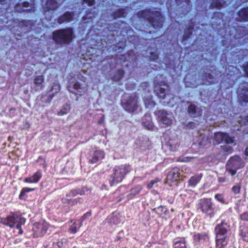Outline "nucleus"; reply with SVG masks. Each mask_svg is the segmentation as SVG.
I'll use <instances>...</instances> for the list:
<instances>
[{"label":"nucleus","mask_w":248,"mask_h":248,"mask_svg":"<svg viewBox=\"0 0 248 248\" xmlns=\"http://www.w3.org/2000/svg\"><path fill=\"white\" fill-rule=\"evenodd\" d=\"M123 107L126 111L132 112L138 107V98L137 96H129L125 101L123 103Z\"/></svg>","instance_id":"11"},{"label":"nucleus","mask_w":248,"mask_h":248,"mask_svg":"<svg viewBox=\"0 0 248 248\" xmlns=\"http://www.w3.org/2000/svg\"><path fill=\"white\" fill-rule=\"evenodd\" d=\"M70 109V106L68 104L64 105L62 108L58 112L59 115H63L68 113Z\"/></svg>","instance_id":"27"},{"label":"nucleus","mask_w":248,"mask_h":248,"mask_svg":"<svg viewBox=\"0 0 248 248\" xmlns=\"http://www.w3.org/2000/svg\"><path fill=\"white\" fill-rule=\"evenodd\" d=\"M124 75V72L123 70L121 69H119L117 71L115 75H114L113 77V79L115 81H119L121 80L122 78L123 77Z\"/></svg>","instance_id":"28"},{"label":"nucleus","mask_w":248,"mask_h":248,"mask_svg":"<svg viewBox=\"0 0 248 248\" xmlns=\"http://www.w3.org/2000/svg\"><path fill=\"white\" fill-rule=\"evenodd\" d=\"M224 140L227 144H232L234 142V138L230 137L227 133H225Z\"/></svg>","instance_id":"33"},{"label":"nucleus","mask_w":248,"mask_h":248,"mask_svg":"<svg viewBox=\"0 0 248 248\" xmlns=\"http://www.w3.org/2000/svg\"><path fill=\"white\" fill-rule=\"evenodd\" d=\"M237 93L239 101L241 104L248 102V83H244L240 84L238 89Z\"/></svg>","instance_id":"10"},{"label":"nucleus","mask_w":248,"mask_h":248,"mask_svg":"<svg viewBox=\"0 0 248 248\" xmlns=\"http://www.w3.org/2000/svg\"><path fill=\"white\" fill-rule=\"evenodd\" d=\"M198 209L210 216L214 214V208L211 199L203 198L201 199L198 204Z\"/></svg>","instance_id":"7"},{"label":"nucleus","mask_w":248,"mask_h":248,"mask_svg":"<svg viewBox=\"0 0 248 248\" xmlns=\"http://www.w3.org/2000/svg\"><path fill=\"white\" fill-rule=\"evenodd\" d=\"M193 25L190 26L188 28H186L185 31L183 35L184 40H186L190 37L192 34V31L193 30Z\"/></svg>","instance_id":"24"},{"label":"nucleus","mask_w":248,"mask_h":248,"mask_svg":"<svg viewBox=\"0 0 248 248\" xmlns=\"http://www.w3.org/2000/svg\"><path fill=\"white\" fill-rule=\"evenodd\" d=\"M142 124L148 130H152L153 128V124L151 123H149L148 124H146V123L143 122Z\"/></svg>","instance_id":"47"},{"label":"nucleus","mask_w":248,"mask_h":248,"mask_svg":"<svg viewBox=\"0 0 248 248\" xmlns=\"http://www.w3.org/2000/svg\"><path fill=\"white\" fill-rule=\"evenodd\" d=\"M149 57H150V60H153V61H155L158 58V56L157 53H156L155 52H150V55Z\"/></svg>","instance_id":"44"},{"label":"nucleus","mask_w":248,"mask_h":248,"mask_svg":"<svg viewBox=\"0 0 248 248\" xmlns=\"http://www.w3.org/2000/svg\"><path fill=\"white\" fill-rule=\"evenodd\" d=\"M104 157V153L102 151L95 150L93 153L91 152L89 161L91 163H95L103 159Z\"/></svg>","instance_id":"14"},{"label":"nucleus","mask_w":248,"mask_h":248,"mask_svg":"<svg viewBox=\"0 0 248 248\" xmlns=\"http://www.w3.org/2000/svg\"><path fill=\"white\" fill-rule=\"evenodd\" d=\"M52 34L54 41L57 44L61 45L69 44L73 37V31L71 28L57 30Z\"/></svg>","instance_id":"3"},{"label":"nucleus","mask_w":248,"mask_h":248,"mask_svg":"<svg viewBox=\"0 0 248 248\" xmlns=\"http://www.w3.org/2000/svg\"><path fill=\"white\" fill-rule=\"evenodd\" d=\"M42 176L41 173L37 171L33 176L25 179V182L27 183H37Z\"/></svg>","instance_id":"18"},{"label":"nucleus","mask_w":248,"mask_h":248,"mask_svg":"<svg viewBox=\"0 0 248 248\" xmlns=\"http://www.w3.org/2000/svg\"><path fill=\"white\" fill-rule=\"evenodd\" d=\"M34 188H30L27 187L23 188L22 189V191L19 195V198L21 199L26 193L28 192L29 191H33L34 190Z\"/></svg>","instance_id":"39"},{"label":"nucleus","mask_w":248,"mask_h":248,"mask_svg":"<svg viewBox=\"0 0 248 248\" xmlns=\"http://www.w3.org/2000/svg\"><path fill=\"white\" fill-rule=\"evenodd\" d=\"M25 221L26 219L22 217L20 214L12 213L7 218H1L0 222L11 228L16 227L19 230V233H21L22 232L21 230V227L25 224Z\"/></svg>","instance_id":"4"},{"label":"nucleus","mask_w":248,"mask_h":248,"mask_svg":"<svg viewBox=\"0 0 248 248\" xmlns=\"http://www.w3.org/2000/svg\"><path fill=\"white\" fill-rule=\"evenodd\" d=\"M242 220L248 221V213L245 212L241 215Z\"/></svg>","instance_id":"48"},{"label":"nucleus","mask_w":248,"mask_h":248,"mask_svg":"<svg viewBox=\"0 0 248 248\" xmlns=\"http://www.w3.org/2000/svg\"><path fill=\"white\" fill-rule=\"evenodd\" d=\"M5 0H0V3L3 4L5 3Z\"/></svg>","instance_id":"62"},{"label":"nucleus","mask_w":248,"mask_h":248,"mask_svg":"<svg viewBox=\"0 0 248 248\" xmlns=\"http://www.w3.org/2000/svg\"><path fill=\"white\" fill-rule=\"evenodd\" d=\"M201 179V176L195 175L190 178L188 181L189 185L191 186H195L199 182Z\"/></svg>","instance_id":"22"},{"label":"nucleus","mask_w":248,"mask_h":248,"mask_svg":"<svg viewBox=\"0 0 248 248\" xmlns=\"http://www.w3.org/2000/svg\"><path fill=\"white\" fill-rule=\"evenodd\" d=\"M244 71L247 76L248 77V64L246 66H244Z\"/></svg>","instance_id":"53"},{"label":"nucleus","mask_w":248,"mask_h":248,"mask_svg":"<svg viewBox=\"0 0 248 248\" xmlns=\"http://www.w3.org/2000/svg\"><path fill=\"white\" fill-rule=\"evenodd\" d=\"M247 120L248 121V116L247 117Z\"/></svg>","instance_id":"64"},{"label":"nucleus","mask_w":248,"mask_h":248,"mask_svg":"<svg viewBox=\"0 0 248 248\" xmlns=\"http://www.w3.org/2000/svg\"><path fill=\"white\" fill-rule=\"evenodd\" d=\"M222 149L223 151L227 154H231L232 151V148L229 145L224 146Z\"/></svg>","instance_id":"40"},{"label":"nucleus","mask_w":248,"mask_h":248,"mask_svg":"<svg viewBox=\"0 0 248 248\" xmlns=\"http://www.w3.org/2000/svg\"><path fill=\"white\" fill-rule=\"evenodd\" d=\"M229 225L224 222L218 223L215 228L216 232V247L223 248L227 245L229 239Z\"/></svg>","instance_id":"1"},{"label":"nucleus","mask_w":248,"mask_h":248,"mask_svg":"<svg viewBox=\"0 0 248 248\" xmlns=\"http://www.w3.org/2000/svg\"><path fill=\"white\" fill-rule=\"evenodd\" d=\"M57 246L58 247V248H61L63 246V242L59 241L57 243Z\"/></svg>","instance_id":"56"},{"label":"nucleus","mask_w":248,"mask_h":248,"mask_svg":"<svg viewBox=\"0 0 248 248\" xmlns=\"http://www.w3.org/2000/svg\"><path fill=\"white\" fill-rule=\"evenodd\" d=\"M181 0H176V2L179 4H180V1ZM182 1L184 2H185L186 5L188 6L189 5V3L190 2L189 0H182Z\"/></svg>","instance_id":"51"},{"label":"nucleus","mask_w":248,"mask_h":248,"mask_svg":"<svg viewBox=\"0 0 248 248\" xmlns=\"http://www.w3.org/2000/svg\"><path fill=\"white\" fill-rule=\"evenodd\" d=\"M69 230L73 233H76L77 232V228L76 224V222H74L72 226L70 227Z\"/></svg>","instance_id":"46"},{"label":"nucleus","mask_w":248,"mask_h":248,"mask_svg":"<svg viewBox=\"0 0 248 248\" xmlns=\"http://www.w3.org/2000/svg\"><path fill=\"white\" fill-rule=\"evenodd\" d=\"M218 180L219 182L222 183L225 181V178L224 177H219Z\"/></svg>","instance_id":"58"},{"label":"nucleus","mask_w":248,"mask_h":248,"mask_svg":"<svg viewBox=\"0 0 248 248\" xmlns=\"http://www.w3.org/2000/svg\"><path fill=\"white\" fill-rule=\"evenodd\" d=\"M241 185L240 184H237L236 185L234 186L232 188V191L235 194H237L239 193L240 189H241Z\"/></svg>","instance_id":"38"},{"label":"nucleus","mask_w":248,"mask_h":248,"mask_svg":"<svg viewBox=\"0 0 248 248\" xmlns=\"http://www.w3.org/2000/svg\"><path fill=\"white\" fill-rule=\"evenodd\" d=\"M93 16H89L88 14H87L85 16H84L83 17V20H85L87 18H91L92 17H93Z\"/></svg>","instance_id":"57"},{"label":"nucleus","mask_w":248,"mask_h":248,"mask_svg":"<svg viewBox=\"0 0 248 248\" xmlns=\"http://www.w3.org/2000/svg\"><path fill=\"white\" fill-rule=\"evenodd\" d=\"M139 16L148 20L155 29L162 28L164 21L163 16L157 11L151 12L148 10H144L140 13Z\"/></svg>","instance_id":"2"},{"label":"nucleus","mask_w":248,"mask_h":248,"mask_svg":"<svg viewBox=\"0 0 248 248\" xmlns=\"http://www.w3.org/2000/svg\"><path fill=\"white\" fill-rule=\"evenodd\" d=\"M85 191L83 190L78 189H73L71 190L68 193L66 194V197L68 198L67 199H65V201H67V203L70 204L71 202L72 198L76 196L78 194L84 195Z\"/></svg>","instance_id":"16"},{"label":"nucleus","mask_w":248,"mask_h":248,"mask_svg":"<svg viewBox=\"0 0 248 248\" xmlns=\"http://www.w3.org/2000/svg\"><path fill=\"white\" fill-rule=\"evenodd\" d=\"M154 211H155L157 214L161 215L162 214V213H166L167 212V210H166L165 208L163 206H159L157 208H155L154 209Z\"/></svg>","instance_id":"37"},{"label":"nucleus","mask_w":248,"mask_h":248,"mask_svg":"<svg viewBox=\"0 0 248 248\" xmlns=\"http://www.w3.org/2000/svg\"><path fill=\"white\" fill-rule=\"evenodd\" d=\"M225 133L217 132L215 133L214 139L217 143L224 140Z\"/></svg>","instance_id":"23"},{"label":"nucleus","mask_w":248,"mask_h":248,"mask_svg":"<svg viewBox=\"0 0 248 248\" xmlns=\"http://www.w3.org/2000/svg\"><path fill=\"white\" fill-rule=\"evenodd\" d=\"M145 104L147 107H150L152 106V102L151 101H148V102L147 103L146 101H145Z\"/></svg>","instance_id":"54"},{"label":"nucleus","mask_w":248,"mask_h":248,"mask_svg":"<svg viewBox=\"0 0 248 248\" xmlns=\"http://www.w3.org/2000/svg\"><path fill=\"white\" fill-rule=\"evenodd\" d=\"M202 140L201 141H199V144L201 146H206L208 143V140L207 138L206 137H202V136L200 138L199 140Z\"/></svg>","instance_id":"36"},{"label":"nucleus","mask_w":248,"mask_h":248,"mask_svg":"<svg viewBox=\"0 0 248 248\" xmlns=\"http://www.w3.org/2000/svg\"><path fill=\"white\" fill-rule=\"evenodd\" d=\"M204 78L208 81L209 83H214L216 81V79L214 78L212 76L210 73H205Z\"/></svg>","instance_id":"32"},{"label":"nucleus","mask_w":248,"mask_h":248,"mask_svg":"<svg viewBox=\"0 0 248 248\" xmlns=\"http://www.w3.org/2000/svg\"><path fill=\"white\" fill-rule=\"evenodd\" d=\"M48 225V224L44 220L35 223L32 228L34 236L39 237L44 235L46 233Z\"/></svg>","instance_id":"9"},{"label":"nucleus","mask_w":248,"mask_h":248,"mask_svg":"<svg viewBox=\"0 0 248 248\" xmlns=\"http://www.w3.org/2000/svg\"><path fill=\"white\" fill-rule=\"evenodd\" d=\"M157 116L158 122L162 124L164 127L168 126L171 124L172 121V115L164 109L159 110L155 113Z\"/></svg>","instance_id":"8"},{"label":"nucleus","mask_w":248,"mask_h":248,"mask_svg":"<svg viewBox=\"0 0 248 248\" xmlns=\"http://www.w3.org/2000/svg\"><path fill=\"white\" fill-rule=\"evenodd\" d=\"M44 78L43 76H38L35 77L34 79V83L36 85H40L44 82Z\"/></svg>","instance_id":"31"},{"label":"nucleus","mask_w":248,"mask_h":248,"mask_svg":"<svg viewBox=\"0 0 248 248\" xmlns=\"http://www.w3.org/2000/svg\"><path fill=\"white\" fill-rule=\"evenodd\" d=\"M30 5V3L27 2V1H24L22 2V7H24V8H27V7H28Z\"/></svg>","instance_id":"52"},{"label":"nucleus","mask_w":248,"mask_h":248,"mask_svg":"<svg viewBox=\"0 0 248 248\" xmlns=\"http://www.w3.org/2000/svg\"><path fill=\"white\" fill-rule=\"evenodd\" d=\"M142 189V187L141 186H136V187H135L134 188H133L131 190L130 194L134 196V195L137 194L138 193H139L140 192V191Z\"/></svg>","instance_id":"34"},{"label":"nucleus","mask_w":248,"mask_h":248,"mask_svg":"<svg viewBox=\"0 0 248 248\" xmlns=\"http://www.w3.org/2000/svg\"><path fill=\"white\" fill-rule=\"evenodd\" d=\"M243 166V162L241 158L238 155H234L231 157L228 161L226 169L232 175H234L235 174L237 170L242 168Z\"/></svg>","instance_id":"6"},{"label":"nucleus","mask_w":248,"mask_h":248,"mask_svg":"<svg viewBox=\"0 0 248 248\" xmlns=\"http://www.w3.org/2000/svg\"><path fill=\"white\" fill-rule=\"evenodd\" d=\"M173 248H186L184 239L181 238L180 240L176 241L174 243Z\"/></svg>","instance_id":"26"},{"label":"nucleus","mask_w":248,"mask_h":248,"mask_svg":"<svg viewBox=\"0 0 248 248\" xmlns=\"http://www.w3.org/2000/svg\"><path fill=\"white\" fill-rule=\"evenodd\" d=\"M180 175V170L178 168H175L172 169L167 175V183L177 181L179 179Z\"/></svg>","instance_id":"13"},{"label":"nucleus","mask_w":248,"mask_h":248,"mask_svg":"<svg viewBox=\"0 0 248 248\" xmlns=\"http://www.w3.org/2000/svg\"><path fill=\"white\" fill-rule=\"evenodd\" d=\"M188 112L189 115L193 118H196L202 115V109L194 104H191L189 106Z\"/></svg>","instance_id":"15"},{"label":"nucleus","mask_w":248,"mask_h":248,"mask_svg":"<svg viewBox=\"0 0 248 248\" xmlns=\"http://www.w3.org/2000/svg\"><path fill=\"white\" fill-rule=\"evenodd\" d=\"M245 152L246 155H248V146L246 148Z\"/></svg>","instance_id":"60"},{"label":"nucleus","mask_w":248,"mask_h":248,"mask_svg":"<svg viewBox=\"0 0 248 248\" xmlns=\"http://www.w3.org/2000/svg\"><path fill=\"white\" fill-rule=\"evenodd\" d=\"M241 235L244 241H248V228L244 227L241 230Z\"/></svg>","instance_id":"30"},{"label":"nucleus","mask_w":248,"mask_h":248,"mask_svg":"<svg viewBox=\"0 0 248 248\" xmlns=\"http://www.w3.org/2000/svg\"><path fill=\"white\" fill-rule=\"evenodd\" d=\"M117 47H119L120 49H122L123 46V45H122L121 44L118 43L117 46H115L114 50H118Z\"/></svg>","instance_id":"55"},{"label":"nucleus","mask_w":248,"mask_h":248,"mask_svg":"<svg viewBox=\"0 0 248 248\" xmlns=\"http://www.w3.org/2000/svg\"><path fill=\"white\" fill-rule=\"evenodd\" d=\"M73 16L72 13L66 12L58 19L57 21L59 24H62L64 22L71 21L72 19Z\"/></svg>","instance_id":"17"},{"label":"nucleus","mask_w":248,"mask_h":248,"mask_svg":"<svg viewBox=\"0 0 248 248\" xmlns=\"http://www.w3.org/2000/svg\"><path fill=\"white\" fill-rule=\"evenodd\" d=\"M206 238V235H201L200 234H195L194 235V240L196 242H200L202 240H205Z\"/></svg>","instance_id":"35"},{"label":"nucleus","mask_w":248,"mask_h":248,"mask_svg":"<svg viewBox=\"0 0 248 248\" xmlns=\"http://www.w3.org/2000/svg\"><path fill=\"white\" fill-rule=\"evenodd\" d=\"M83 2L87 3L89 6L93 5L94 3V0H83Z\"/></svg>","instance_id":"49"},{"label":"nucleus","mask_w":248,"mask_h":248,"mask_svg":"<svg viewBox=\"0 0 248 248\" xmlns=\"http://www.w3.org/2000/svg\"><path fill=\"white\" fill-rule=\"evenodd\" d=\"M239 16L243 21L248 20V7L241 10L238 13Z\"/></svg>","instance_id":"21"},{"label":"nucleus","mask_w":248,"mask_h":248,"mask_svg":"<svg viewBox=\"0 0 248 248\" xmlns=\"http://www.w3.org/2000/svg\"><path fill=\"white\" fill-rule=\"evenodd\" d=\"M125 15L126 13L124 11V10L123 9H120L114 13L112 15V16L115 19L118 17H125Z\"/></svg>","instance_id":"29"},{"label":"nucleus","mask_w":248,"mask_h":248,"mask_svg":"<svg viewBox=\"0 0 248 248\" xmlns=\"http://www.w3.org/2000/svg\"><path fill=\"white\" fill-rule=\"evenodd\" d=\"M238 123L239 124H240L241 125H242L243 124H245L244 122H241L240 121H238Z\"/></svg>","instance_id":"63"},{"label":"nucleus","mask_w":248,"mask_h":248,"mask_svg":"<svg viewBox=\"0 0 248 248\" xmlns=\"http://www.w3.org/2000/svg\"><path fill=\"white\" fill-rule=\"evenodd\" d=\"M129 170V167L126 165L115 166L113 169V173L111 176L112 180L110 181L111 186L121 182L124 176Z\"/></svg>","instance_id":"5"},{"label":"nucleus","mask_w":248,"mask_h":248,"mask_svg":"<svg viewBox=\"0 0 248 248\" xmlns=\"http://www.w3.org/2000/svg\"><path fill=\"white\" fill-rule=\"evenodd\" d=\"M67 89L71 93H74L75 90L78 91L80 93L79 90H81V85L78 82H71L67 86Z\"/></svg>","instance_id":"19"},{"label":"nucleus","mask_w":248,"mask_h":248,"mask_svg":"<svg viewBox=\"0 0 248 248\" xmlns=\"http://www.w3.org/2000/svg\"><path fill=\"white\" fill-rule=\"evenodd\" d=\"M91 215V213L90 212H87L86 214H85L83 216H82L81 218L80 219V222L79 224V227H80L82 226V222L86 219V218Z\"/></svg>","instance_id":"43"},{"label":"nucleus","mask_w":248,"mask_h":248,"mask_svg":"<svg viewBox=\"0 0 248 248\" xmlns=\"http://www.w3.org/2000/svg\"><path fill=\"white\" fill-rule=\"evenodd\" d=\"M57 2L55 0H47L46 3V8L47 10H55L58 7Z\"/></svg>","instance_id":"20"},{"label":"nucleus","mask_w":248,"mask_h":248,"mask_svg":"<svg viewBox=\"0 0 248 248\" xmlns=\"http://www.w3.org/2000/svg\"><path fill=\"white\" fill-rule=\"evenodd\" d=\"M23 7L22 6V7L21 6L20 3H17L16 4L15 9L16 11L18 13H21V12H22L25 11V10L23 9Z\"/></svg>","instance_id":"42"},{"label":"nucleus","mask_w":248,"mask_h":248,"mask_svg":"<svg viewBox=\"0 0 248 248\" xmlns=\"http://www.w3.org/2000/svg\"><path fill=\"white\" fill-rule=\"evenodd\" d=\"M60 88V87L59 85L57 83H55L53 84L50 91H53V90H55V93H57L59 91Z\"/></svg>","instance_id":"45"},{"label":"nucleus","mask_w":248,"mask_h":248,"mask_svg":"<svg viewBox=\"0 0 248 248\" xmlns=\"http://www.w3.org/2000/svg\"><path fill=\"white\" fill-rule=\"evenodd\" d=\"M224 3L220 2L219 0H213L210 5L211 9L217 8L220 9L223 5Z\"/></svg>","instance_id":"25"},{"label":"nucleus","mask_w":248,"mask_h":248,"mask_svg":"<svg viewBox=\"0 0 248 248\" xmlns=\"http://www.w3.org/2000/svg\"><path fill=\"white\" fill-rule=\"evenodd\" d=\"M154 90L159 98L164 99L166 96L167 93L168 92L169 87L167 84L164 83L156 85L155 87Z\"/></svg>","instance_id":"12"},{"label":"nucleus","mask_w":248,"mask_h":248,"mask_svg":"<svg viewBox=\"0 0 248 248\" xmlns=\"http://www.w3.org/2000/svg\"><path fill=\"white\" fill-rule=\"evenodd\" d=\"M158 182V180H154L151 181V182L148 185V187L149 188H151L153 185L156 183Z\"/></svg>","instance_id":"50"},{"label":"nucleus","mask_w":248,"mask_h":248,"mask_svg":"<svg viewBox=\"0 0 248 248\" xmlns=\"http://www.w3.org/2000/svg\"><path fill=\"white\" fill-rule=\"evenodd\" d=\"M184 6H186V8L188 9V10H187V11H189V10L190 9V5H189V4L188 6H187V5H186V3L185 2V4H183V5H182V7H184Z\"/></svg>","instance_id":"59"},{"label":"nucleus","mask_w":248,"mask_h":248,"mask_svg":"<svg viewBox=\"0 0 248 248\" xmlns=\"http://www.w3.org/2000/svg\"><path fill=\"white\" fill-rule=\"evenodd\" d=\"M215 199L222 203H226L223 196L222 194H217L215 196Z\"/></svg>","instance_id":"41"},{"label":"nucleus","mask_w":248,"mask_h":248,"mask_svg":"<svg viewBox=\"0 0 248 248\" xmlns=\"http://www.w3.org/2000/svg\"><path fill=\"white\" fill-rule=\"evenodd\" d=\"M13 140V138L12 137H11V136L9 137L8 140L9 141H12Z\"/></svg>","instance_id":"61"}]
</instances>
